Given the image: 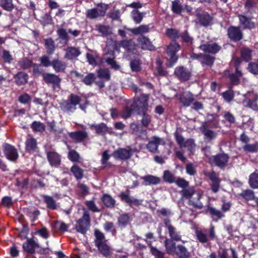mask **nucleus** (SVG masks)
Returning <instances> with one entry per match:
<instances>
[{
    "label": "nucleus",
    "mask_w": 258,
    "mask_h": 258,
    "mask_svg": "<svg viewBox=\"0 0 258 258\" xmlns=\"http://www.w3.org/2000/svg\"><path fill=\"white\" fill-rule=\"evenodd\" d=\"M70 137L76 142L80 143L84 141L88 137V133L84 130L72 132L70 134Z\"/></svg>",
    "instance_id": "c756f323"
},
{
    "label": "nucleus",
    "mask_w": 258,
    "mask_h": 258,
    "mask_svg": "<svg viewBox=\"0 0 258 258\" xmlns=\"http://www.w3.org/2000/svg\"><path fill=\"white\" fill-rule=\"evenodd\" d=\"M157 66L156 68V75L160 76H166L167 75V72L164 69L162 66V62L160 59H157L156 61Z\"/></svg>",
    "instance_id": "e2e57ef3"
},
{
    "label": "nucleus",
    "mask_w": 258,
    "mask_h": 258,
    "mask_svg": "<svg viewBox=\"0 0 258 258\" xmlns=\"http://www.w3.org/2000/svg\"><path fill=\"white\" fill-rule=\"evenodd\" d=\"M199 130L204 136V142L206 143H211L217 136V133L210 129L208 122H204Z\"/></svg>",
    "instance_id": "0eeeda50"
},
{
    "label": "nucleus",
    "mask_w": 258,
    "mask_h": 258,
    "mask_svg": "<svg viewBox=\"0 0 258 258\" xmlns=\"http://www.w3.org/2000/svg\"><path fill=\"white\" fill-rule=\"evenodd\" d=\"M163 178L165 182L169 183H172L175 181V176L169 170L164 171Z\"/></svg>",
    "instance_id": "0e129e2a"
},
{
    "label": "nucleus",
    "mask_w": 258,
    "mask_h": 258,
    "mask_svg": "<svg viewBox=\"0 0 258 258\" xmlns=\"http://www.w3.org/2000/svg\"><path fill=\"white\" fill-rule=\"evenodd\" d=\"M130 129L132 134L135 135L140 138L145 136L147 134L146 130L137 123L133 122L131 123Z\"/></svg>",
    "instance_id": "cd10ccee"
},
{
    "label": "nucleus",
    "mask_w": 258,
    "mask_h": 258,
    "mask_svg": "<svg viewBox=\"0 0 258 258\" xmlns=\"http://www.w3.org/2000/svg\"><path fill=\"white\" fill-rule=\"evenodd\" d=\"M103 204L108 208H112L114 207L115 201L109 195L105 194L101 198Z\"/></svg>",
    "instance_id": "49530a36"
},
{
    "label": "nucleus",
    "mask_w": 258,
    "mask_h": 258,
    "mask_svg": "<svg viewBox=\"0 0 258 258\" xmlns=\"http://www.w3.org/2000/svg\"><path fill=\"white\" fill-rule=\"evenodd\" d=\"M239 24L243 29H252L255 27L254 23L251 21V18L241 14L238 15Z\"/></svg>",
    "instance_id": "a878e982"
},
{
    "label": "nucleus",
    "mask_w": 258,
    "mask_h": 258,
    "mask_svg": "<svg viewBox=\"0 0 258 258\" xmlns=\"http://www.w3.org/2000/svg\"><path fill=\"white\" fill-rule=\"evenodd\" d=\"M31 128L34 132H43L45 130L44 124L39 121H35L31 124Z\"/></svg>",
    "instance_id": "680f3d73"
},
{
    "label": "nucleus",
    "mask_w": 258,
    "mask_h": 258,
    "mask_svg": "<svg viewBox=\"0 0 258 258\" xmlns=\"http://www.w3.org/2000/svg\"><path fill=\"white\" fill-rule=\"evenodd\" d=\"M199 48L205 52L215 54L221 50V47L216 42H208L201 44L199 46Z\"/></svg>",
    "instance_id": "2eb2a0df"
},
{
    "label": "nucleus",
    "mask_w": 258,
    "mask_h": 258,
    "mask_svg": "<svg viewBox=\"0 0 258 258\" xmlns=\"http://www.w3.org/2000/svg\"><path fill=\"white\" fill-rule=\"evenodd\" d=\"M207 213H209L213 220L216 221L224 217L221 211L209 205L207 207Z\"/></svg>",
    "instance_id": "2f4dec72"
},
{
    "label": "nucleus",
    "mask_w": 258,
    "mask_h": 258,
    "mask_svg": "<svg viewBox=\"0 0 258 258\" xmlns=\"http://www.w3.org/2000/svg\"><path fill=\"white\" fill-rule=\"evenodd\" d=\"M166 34L168 37L174 39L175 41L180 37L179 31L173 28L167 29Z\"/></svg>",
    "instance_id": "052dcab7"
},
{
    "label": "nucleus",
    "mask_w": 258,
    "mask_h": 258,
    "mask_svg": "<svg viewBox=\"0 0 258 258\" xmlns=\"http://www.w3.org/2000/svg\"><path fill=\"white\" fill-rule=\"evenodd\" d=\"M165 227L167 229L170 238L175 241H181V235L180 232L177 231L176 228L171 223L170 220L168 218L164 219L163 220Z\"/></svg>",
    "instance_id": "f8f14e48"
},
{
    "label": "nucleus",
    "mask_w": 258,
    "mask_h": 258,
    "mask_svg": "<svg viewBox=\"0 0 258 258\" xmlns=\"http://www.w3.org/2000/svg\"><path fill=\"white\" fill-rule=\"evenodd\" d=\"M196 16L201 25L207 27L212 24L213 17L208 13L206 12L202 13H198L196 14Z\"/></svg>",
    "instance_id": "a211bd4d"
},
{
    "label": "nucleus",
    "mask_w": 258,
    "mask_h": 258,
    "mask_svg": "<svg viewBox=\"0 0 258 258\" xmlns=\"http://www.w3.org/2000/svg\"><path fill=\"white\" fill-rule=\"evenodd\" d=\"M180 49V46L176 41L172 42L167 48V53L168 56L169 64L168 67H171L177 61L178 58L176 52Z\"/></svg>",
    "instance_id": "39448f33"
},
{
    "label": "nucleus",
    "mask_w": 258,
    "mask_h": 258,
    "mask_svg": "<svg viewBox=\"0 0 258 258\" xmlns=\"http://www.w3.org/2000/svg\"><path fill=\"white\" fill-rule=\"evenodd\" d=\"M224 99L227 102L230 103L234 97V91L232 90H227L222 93Z\"/></svg>",
    "instance_id": "338daca9"
},
{
    "label": "nucleus",
    "mask_w": 258,
    "mask_h": 258,
    "mask_svg": "<svg viewBox=\"0 0 258 258\" xmlns=\"http://www.w3.org/2000/svg\"><path fill=\"white\" fill-rule=\"evenodd\" d=\"M90 216L89 212L84 209L83 216L76 221V230L83 234H85L90 227Z\"/></svg>",
    "instance_id": "7ed1b4c3"
},
{
    "label": "nucleus",
    "mask_w": 258,
    "mask_h": 258,
    "mask_svg": "<svg viewBox=\"0 0 258 258\" xmlns=\"http://www.w3.org/2000/svg\"><path fill=\"white\" fill-rule=\"evenodd\" d=\"M150 251L152 254L154 256L155 258H165V253L159 250L155 247L151 246Z\"/></svg>",
    "instance_id": "774afa93"
},
{
    "label": "nucleus",
    "mask_w": 258,
    "mask_h": 258,
    "mask_svg": "<svg viewBox=\"0 0 258 258\" xmlns=\"http://www.w3.org/2000/svg\"><path fill=\"white\" fill-rule=\"evenodd\" d=\"M215 59V57L209 54L204 53L201 60V63L203 66L206 65L211 68L213 65Z\"/></svg>",
    "instance_id": "ea45409f"
},
{
    "label": "nucleus",
    "mask_w": 258,
    "mask_h": 258,
    "mask_svg": "<svg viewBox=\"0 0 258 258\" xmlns=\"http://www.w3.org/2000/svg\"><path fill=\"white\" fill-rule=\"evenodd\" d=\"M112 156L117 160H127L132 156V149L130 148L128 149L119 148L113 152Z\"/></svg>",
    "instance_id": "dca6fc26"
},
{
    "label": "nucleus",
    "mask_w": 258,
    "mask_h": 258,
    "mask_svg": "<svg viewBox=\"0 0 258 258\" xmlns=\"http://www.w3.org/2000/svg\"><path fill=\"white\" fill-rule=\"evenodd\" d=\"M251 50L245 47H243L240 49V55L242 59L248 62L251 59Z\"/></svg>",
    "instance_id": "a18cd8bd"
},
{
    "label": "nucleus",
    "mask_w": 258,
    "mask_h": 258,
    "mask_svg": "<svg viewBox=\"0 0 258 258\" xmlns=\"http://www.w3.org/2000/svg\"><path fill=\"white\" fill-rule=\"evenodd\" d=\"M174 75L181 82H185L190 79L191 72L183 66H179L175 69Z\"/></svg>",
    "instance_id": "9b49d317"
},
{
    "label": "nucleus",
    "mask_w": 258,
    "mask_h": 258,
    "mask_svg": "<svg viewBox=\"0 0 258 258\" xmlns=\"http://www.w3.org/2000/svg\"><path fill=\"white\" fill-rule=\"evenodd\" d=\"M120 44L126 51V58L127 59H131L133 57L138 58L141 56V54L136 49V44L133 42L132 39L122 40L120 41Z\"/></svg>",
    "instance_id": "20e7f679"
},
{
    "label": "nucleus",
    "mask_w": 258,
    "mask_h": 258,
    "mask_svg": "<svg viewBox=\"0 0 258 258\" xmlns=\"http://www.w3.org/2000/svg\"><path fill=\"white\" fill-rule=\"evenodd\" d=\"M71 172L77 179H80L83 177V170L77 165H73L71 168Z\"/></svg>",
    "instance_id": "4d7b16f0"
},
{
    "label": "nucleus",
    "mask_w": 258,
    "mask_h": 258,
    "mask_svg": "<svg viewBox=\"0 0 258 258\" xmlns=\"http://www.w3.org/2000/svg\"><path fill=\"white\" fill-rule=\"evenodd\" d=\"M43 200L47 205V207L51 210H55L57 208L55 201L49 196H43Z\"/></svg>",
    "instance_id": "603ef678"
},
{
    "label": "nucleus",
    "mask_w": 258,
    "mask_h": 258,
    "mask_svg": "<svg viewBox=\"0 0 258 258\" xmlns=\"http://www.w3.org/2000/svg\"><path fill=\"white\" fill-rule=\"evenodd\" d=\"M162 143L164 144V141L162 139L154 136L147 144L146 147L150 152L155 153L158 150V146Z\"/></svg>",
    "instance_id": "4be33fe9"
},
{
    "label": "nucleus",
    "mask_w": 258,
    "mask_h": 258,
    "mask_svg": "<svg viewBox=\"0 0 258 258\" xmlns=\"http://www.w3.org/2000/svg\"><path fill=\"white\" fill-rule=\"evenodd\" d=\"M130 60V66L133 72H140L142 70V61L140 59L133 57Z\"/></svg>",
    "instance_id": "c9c22d12"
},
{
    "label": "nucleus",
    "mask_w": 258,
    "mask_h": 258,
    "mask_svg": "<svg viewBox=\"0 0 258 258\" xmlns=\"http://www.w3.org/2000/svg\"><path fill=\"white\" fill-rule=\"evenodd\" d=\"M137 42L140 47L143 50L154 51L156 49L155 47L150 40L144 35H141L138 37Z\"/></svg>",
    "instance_id": "f3484780"
},
{
    "label": "nucleus",
    "mask_w": 258,
    "mask_h": 258,
    "mask_svg": "<svg viewBox=\"0 0 258 258\" xmlns=\"http://www.w3.org/2000/svg\"><path fill=\"white\" fill-rule=\"evenodd\" d=\"M144 180V184L146 185L150 184H157L160 182V178L151 175H148L142 177Z\"/></svg>",
    "instance_id": "4c0bfd02"
},
{
    "label": "nucleus",
    "mask_w": 258,
    "mask_h": 258,
    "mask_svg": "<svg viewBox=\"0 0 258 258\" xmlns=\"http://www.w3.org/2000/svg\"><path fill=\"white\" fill-rule=\"evenodd\" d=\"M239 195L246 201L255 200L256 198L254 191L251 189L244 190Z\"/></svg>",
    "instance_id": "6e6d98bb"
},
{
    "label": "nucleus",
    "mask_w": 258,
    "mask_h": 258,
    "mask_svg": "<svg viewBox=\"0 0 258 258\" xmlns=\"http://www.w3.org/2000/svg\"><path fill=\"white\" fill-rule=\"evenodd\" d=\"M242 76V72L239 70H236V72L234 74H231L229 75V77L231 82L233 85H237L239 82V79Z\"/></svg>",
    "instance_id": "8fccbe9b"
},
{
    "label": "nucleus",
    "mask_w": 258,
    "mask_h": 258,
    "mask_svg": "<svg viewBox=\"0 0 258 258\" xmlns=\"http://www.w3.org/2000/svg\"><path fill=\"white\" fill-rule=\"evenodd\" d=\"M196 236L198 241L202 243H206L209 242V239H214L216 237L214 227L211 226L209 230V236L202 230H196Z\"/></svg>",
    "instance_id": "ddd939ff"
},
{
    "label": "nucleus",
    "mask_w": 258,
    "mask_h": 258,
    "mask_svg": "<svg viewBox=\"0 0 258 258\" xmlns=\"http://www.w3.org/2000/svg\"><path fill=\"white\" fill-rule=\"evenodd\" d=\"M148 25H143L138 27L130 29L129 30L134 35H137L148 32L149 31Z\"/></svg>",
    "instance_id": "de8ad7c7"
},
{
    "label": "nucleus",
    "mask_w": 258,
    "mask_h": 258,
    "mask_svg": "<svg viewBox=\"0 0 258 258\" xmlns=\"http://www.w3.org/2000/svg\"><path fill=\"white\" fill-rule=\"evenodd\" d=\"M3 151L6 158L10 161H15L17 160L19 155L17 149L12 145L5 143L3 145Z\"/></svg>",
    "instance_id": "4468645a"
},
{
    "label": "nucleus",
    "mask_w": 258,
    "mask_h": 258,
    "mask_svg": "<svg viewBox=\"0 0 258 258\" xmlns=\"http://www.w3.org/2000/svg\"><path fill=\"white\" fill-rule=\"evenodd\" d=\"M118 227L124 228L130 222V217L128 214L124 213L120 215L117 219Z\"/></svg>",
    "instance_id": "58836bf2"
},
{
    "label": "nucleus",
    "mask_w": 258,
    "mask_h": 258,
    "mask_svg": "<svg viewBox=\"0 0 258 258\" xmlns=\"http://www.w3.org/2000/svg\"><path fill=\"white\" fill-rule=\"evenodd\" d=\"M212 182L211 189L213 192L216 193L218 191L220 188V183L221 179L217 175L216 173L213 171L206 174Z\"/></svg>",
    "instance_id": "aec40b11"
},
{
    "label": "nucleus",
    "mask_w": 258,
    "mask_h": 258,
    "mask_svg": "<svg viewBox=\"0 0 258 258\" xmlns=\"http://www.w3.org/2000/svg\"><path fill=\"white\" fill-rule=\"evenodd\" d=\"M94 235L95 237L94 240L95 245L107 241V240L105 239L104 234L98 229H95Z\"/></svg>",
    "instance_id": "3c124183"
},
{
    "label": "nucleus",
    "mask_w": 258,
    "mask_h": 258,
    "mask_svg": "<svg viewBox=\"0 0 258 258\" xmlns=\"http://www.w3.org/2000/svg\"><path fill=\"white\" fill-rule=\"evenodd\" d=\"M22 247L25 252L30 254H34L36 248L40 247V246L33 238H30L23 243Z\"/></svg>",
    "instance_id": "412c9836"
},
{
    "label": "nucleus",
    "mask_w": 258,
    "mask_h": 258,
    "mask_svg": "<svg viewBox=\"0 0 258 258\" xmlns=\"http://www.w3.org/2000/svg\"><path fill=\"white\" fill-rule=\"evenodd\" d=\"M51 66L56 72L59 73L64 72L67 64L58 58H55L52 60Z\"/></svg>",
    "instance_id": "473e14b6"
},
{
    "label": "nucleus",
    "mask_w": 258,
    "mask_h": 258,
    "mask_svg": "<svg viewBox=\"0 0 258 258\" xmlns=\"http://www.w3.org/2000/svg\"><path fill=\"white\" fill-rule=\"evenodd\" d=\"M249 97L250 98H246L243 101V103L246 107H250L254 110L258 109V105L256 101L258 99V96L256 94H250Z\"/></svg>",
    "instance_id": "bb28decb"
},
{
    "label": "nucleus",
    "mask_w": 258,
    "mask_h": 258,
    "mask_svg": "<svg viewBox=\"0 0 258 258\" xmlns=\"http://www.w3.org/2000/svg\"><path fill=\"white\" fill-rule=\"evenodd\" d=\"M142 116L141 123L143 126L147 127L151 121V116L147 113V111L138 114Z\"/></svg>",
    "instance_id": "bf43d9fd"
},
{
    "label": "nucleus",
    "mask_w": 258,
    "mask_h": 258,
    "mask_svg": "<svg viewBox=\"0 0 258 258\" xmlns=\"http://www.w3.org/2000/svg\"><path fill=\"white\" fill-rule=\"evenodd\" d=\"M179 101L184 107L189 106L194 101V95L189 91L183 92L179 95Z\"/></svg>",
    "instance_id": "6ab92c4d"
},
{
    "label": "nucleus",
    "mask_w": 258,
    "mask_h": 258,
    "mask_svg": "<svg viewBox=\"0 0 258 258\" xmlns=\"http://www.w3.org/2000/svg\"><path fill=\"white\" fill-rule=\"evenodd\" d=\"M174 255H176L178 258H189L190 252L184 246L178 244L177 245Z\"/></svg>",
    "instance_id": "72a5a7b5"
},
{
    "label": "nucleus",
    "mask_w": 258,
    "mask_h": 258,
    "mask_svg": "<svg viewBox=\"0 0 258 258\" xmlns=\"http://www.w3.org/2000/svg\"><path fill=\"white\" fill-rule=\"evenodd\" d=\"M33 61L27 57L21 58L18 62V64L22 70H28L31 68L33 65Z\"/></svg>",
    "instance_id": "79ce46f5"
},
{
    "label": "nucleus",
    "mask_w": 258,
    "mask_h": 258,
    "mask_svg": "<svg viewBox=\"0 0 258 258\" xmlns=\"http://www.w3.org/2000/svg\"><path fill=\"white\" fill-rule=\"evenodd\" d=\"M95 246L97 247L99 251L104 256H108L110 255V247L107 245L106 242H102Z\"/></svg>",
    "instance_id": "a19ab883"
},
{
    "label": "nucleus",
    "mask_w": 258,
    "mask_h": 258,
    "mask_svg": "<svg viewBox=\"0 0 258 258\" xmlns=\"http://www.w3.org/2000/svg\"><path fill=\"white\" fill-rule=\"evenodd\" d=\"M227 36L231 41L237 42L243 38V34L240 26H230L227 29Z\"/></svg>",
    "instance_id": "1a4fd4ad"
},
{
    "label": "nucleus",
    "mask_w": 258,
    "mask_h": 258,
    "mask_svg": "<svg viewBox=\"0 0 258 258\" xmlns=\"http://www.w3.org/2000/svg\"><path fill=\"white\" fill-rule=\"evenodd\" d=\"M43 81L48 85H50L53 90L60 89L61 79L54 74L46 73L42 74Z\"/></svg>",
    "instance_id": "423d86ee"
},
{
    "label": "nucleus",
    "mask_w": 258,
    "mask_h": 258,
    "mask_svg": "<svg viewBox=\"0 0 258 258\" xmlns=\"http://www.w3.org/2000/svg\"><path fill=\"white\" fill-rule=\"evenodd\" d=\"M230 159L228 154L225 153H218L211 158V163L221 169L226 167Z\"/></svg>",
    "instance_id": "6e6552de"
},
{
    "label": "nucleus",
    "mask_w": 258,
    "mask_h": 258,
    "mask_svg": "<svg viewBox=\"0 0 258 258\" xmlns=\"http://www.w3.org/2000/svg\"><path fill=\"white\" fill-rule=\"evenodd\" d=\"M130 190L127 189L125 192H121L119 195V197L122 201L125 202L132 208L134 206L138 207L142 205L143 200L131 198L130 196Z\"/></svg>",
    "instance_id": "9d476101"
},
{
    "label": "nucleus",
    "mask_w": 258,
    "mask_h": 258,
    "mask_svg": "<svg viewBox=\"0 0 258 258\" xmlns=\"http://www.w3.org/2000/svg\"><path fill=\"white\" fill-rule=\"evenodd\" d=\"M0 6L4 10L8 12H12L15 8L13 0H1Z\"/></svg>",
    "instance_id": "09e8293b"
},
{
    "label": "nucleus",
    "mask_w": 258,
    "mask_h": 258,
    "mask_svg": "<svg viewBox=\"0 0 258 258\" xmlns=\"http://www.w3.org/2000/svg\"><path fill=\"white\" fill-rule=\"evenodd\" d=\"M81 53L79 47L69 46L65 49L64 57L68 60H73Z\"/></svg>",
    "instance_id": "b1692460"
},
{
    "label": "nucleus",
    "mask_w": 258,
    "mask_h": 258,
    "mask_svg": "<svg viewBox=\"0 0 258 258\" xmlns=\"http://www.w3.org/2000/svg\"><path fill=\"white\" fill-rule=\"evenodd\" d=\"M15 82L18 86L25 85L28 82V75L24 72H19L14 76Z\"/></svg>",
    "instance_id": "c85d7f7f"
},
{
    "label": "nucleus",
    "mask_w": 258,
    "mask_h": 258,
    "mask_svg": "<svg viewBox=\"0 0 258 258\" xmlns=\"http://www.w3.org/2000/svg\"><path fill=\"white\" fill-rule=\"evenodd\" d=\"M90 127L92 129H94L96 133L98 135H104L106 133L109 134H114L112 128H109L104 123H101L98 124H93L90 125Z\"/></svg>",
    "instance_id": "5701e85b"
},
{
    "label": "nucleus",
    "mask_w": 258,
    "mask_h": 258,
    "mask_svg": "<svg viewBox=\"0 0 258 258\" xmlns=\"http://www.w3.org/2000/svg\"><path fill=\"white\" fill-rule=\"evenodd\" d=\"M243 149L244 151L249 153L256 152L258 151V143L253 144H247L243 146Z\"/></svg>",
    "instance_id": "69168bd1"
},
{
    "label": "nucleus",
    "mask_w": 258,
    "mask_h": 258,
    "mask_svg": "<svg viewBox=\"0 0 258 258\" xmlns=\"http://www.w3.org/2000/svg\"><path fill=\"white\" fill-rule=\"evenodd\" d=\"M36 140L33 138H30L26 140L25 142L26 150L29 152H34L37 148Z\"/></svg>",
    "instance_id": "f704fd0d"
},
{
    "label": "nucleus",
    "mask_w": 258,
    "mask_h": 258,
    "mask_svg": "<svg viewBox=\"0 0 258 258\" xmlns=\"http://www.w3.org/2000/svg\"><path fill=\"white\" fill-rule=\"evenodd\" d=\"M132 18L136 24H139L142 21L144 13L140 12L137 10H133L132 12Z\"/></svg>",
    "instance_id": "13d9d810"
},
{
    "label": "nucleus",
    "mask_w": 258,
    "mask_h": 258,
    "mask_svg": "<svg viewBox=\"0 0 258 258\" xmlns=\"http://www.w3.org/2000/svg\"><path fill=\"white\" fill-rule=\"evenodd\" d=\"M47 158L49 164L52 166L57 167L60 164V156L55 152H47Z\"/></svg>",
    "instance_id": "393cba45"
},
{
    "label": "nucleus",
    "mask_w": 258,
    "mask_h": 258,
    "mask_svg": "<svg viewBox=\"0 0 258 258\" xmlns=\"http://www.w3.org/2000/svg\"><path fill=\"white\" fill-rule=\"evenodd\" d=\"M81 98L80 96L71 93L68 97V99L63 100L60 103V108L61 110L64 112H73L76 109V106L79 105L80 108L85 110L87 105L88 104V101L86 100V103L84 104H80Z\"/></svg>",
    "instance_id": "f257e3e1"
},
{
    "label": "nucleus",
    "mask_w": 258,
    "mask_h": 258,
    "mask_svg": "<svg viewBox=\"0 0 258 258\" xmlns=\"http://www.w3.org/2000/svg\"><path fill=\"white\" fill-rule=\"evenodd\" d=\"M56 32L58 38L64 41L66 45L68 44L70 40V37L67 30L64 28H58Z\"/></svg>",
    "instance_id": "c03bdc74"
},
{
    "label": "nucleus",
    "mask_w": 258,
    "mask_h": 258,
    "mask_svg": "<svg viewBox=\"0 0 258 258\" xmlns=\"http://www.w3.org/2000/svg\"><path fill=\"white\" fill-rule=\"evenodd\" d=\"M149 95L143 93L141 94L139 97L134 98L131 104L132 110H134L137 114L147 111L149 107Z\"/></svg>",
    "instance_id": "f03ea898"
},
{
    "label": "nucleus",
    "mask_w": 258,
    "mask_h": 258,
    "mask_svg": "<svg viewBox=\"0 0 258 258\" xmlns=\"http://www.w3.org/2000/svg\"><path fill=\"white\" fill-rule=\"evenodd\" d=\"M44 44L46 48V52L49 55H51L54 52L56 46L54 40L51 38L45 39Z\"/></svg>",
    "instance_id": "e433bc0d"
},
{
    "label": "nucleus",
    "mask_w": 258,
    "mask_h": 258,
    "mask_svg": "<svg viewBox=\"0 0 258 258\" xmlns=\"http://www.w3.org/2000/svg\"><path fill=\"white\" fill-rule=\"evenodd\" d=\"M174 241H175L174 240L168 239V238H166L164 241L166 251L169 255H174L176 250L177 246Z\"/></svg>",
    "instance_id": "7c9ffc66"
},
{
    "label": "nucleus",
    "mask_w": 258,
    "mask_h": 258,
    "mask_svg": "<svg viewBox=\"0 0 258 258\" xmlns=\"http://www.w3.org/2000/svg\"><path fill=\"white\" fill-rule=\"evenodd\" d=\"M249 185L252 188H258V173H251L249 177Z\"/></svg>",
    "instance_id": "864d4df0"
},
{
    "label": "nucleus",
    "mask_w": 258,
    "mask_h": 258,
    "mask_svg": "<svg viewBox=\"0 0 258 258\" xmlns=\"http://www.w3.org/2000/svg\"><path fill=\"white\" fill-rule=\"evenodd\" d=\"M97 76L101 80L108 81L110 79V73L108 69H100L97 71Z\"/></svg>",
    "instance_id": "37998d69"
},
{
    "label": "nucleus",
    "mask_w": 258,
    "mask_h": 258,
    "mask_svg": "<svg viewBox=\"0 0 258 258\" xmlns=\"http://www.w3.org/2000/svg\"><path fill=\"white\" fill-rule=\"evenodd\" d=\"M171 10L176 14L179 15L181 13L183 7L179 0H175L172 2Z\"/></svg>",
    "instance_id": "5fc2aeb1"
}]
</instances>
